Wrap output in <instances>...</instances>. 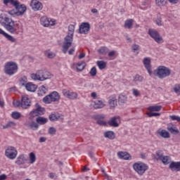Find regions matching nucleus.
I'll return each instance as SVG.
<instances>
[{
  "mask_svg": "<svg viewBox=\"0 0 180 180\" xmlns=\"http://www.w3.org/2000/svg\"><path fill=\"white\" fill-rule=\"evenodd\" d=\"M165 165H168L171 162V158L169 156H163L160 160Z\"/></svg>",
  "mask_w": 180,
  "mask_h": 180,
  "instance_id": "e433bc0d",
  "label": "nucleus"
},
{
  "mask_svg": "<svg viewBox=\"0 0 180 180\" xmlns=\"http://www.w3.org/2000/svg\"><path fill=\"white\" fill-rule=\"evenodd\" d=\"M173 89L175 94H180V84H176Z\"/></svg>",
  "mask_w": 180,
  "mask_h": 180,
  "instance_id": "5fc2aeb1",
  "label": "nucleus"
},
{
  "mask_svg": "<svg viewBox=\"0 0 180 180\" xmlns=\"http://www.w3.org/2000/svg\"><path fill=\"white\" fill-rule=\"evenodd\" d=\"M4 5L10 4V5L14 6L16 11V16H22L27 9L25 4H20L18 0H4Z\"/></svg>",
  "mask_w": 180,
  "mask_h": 180,
  "instance_id": "7ed1b4c3",
  "label": "nucleus"
},
{
  "mask_svg": "<svg viewBox=\"0 0 180 180\" xmlns=\"http://www.w3.org/2000/svg\"><path fill=\"white\" fill-rule=\"evenodd\" d=\"M4 37H6V39L9 41H11V43H15V41H16V39H15L12 35H9L8 33L5 34Z\"/></svg>",
  "mask_w": 180,
  "mask_h": 180,
  "instance_id": "79ce46f5",
  "label": "nucleus"
},
{
  "mask_svg": "<svg viewBox=\"0 0 180 180\" xmlns=\"http://www.w3.org/2000/svg\"><path fill=\"white\" fill-rule=\"evenodd\" d=\"M75 30V26L74 25H70L68 27V35L64 39V42L63 45V51L64 54H66L68 51V49L71 47L72 44V40H74V32Z\"/></svg>",
  "mask_w": 180,
  "mask_h": 180,
  "instance_id": "f03ea898",
  "label": "nucleus"
},
{
  "mask_svg": "<svg viewBox=\"0 0 180 180\" xmlns=\"http://www.w3.org/2000/svg\"><path fill=\"white\" fill-rule=\"evenodd\" d=\"M22 115L19 112H13L11 114V117L13 119H15V120H18V119H20Z\"/></svg>",
  "mask_w": 180,
  "mask_h": 180,
  "instance_id": "37998d69",
  "label": "nucleus"
},
{
  "mask_svg": "<svg viewBox=\"0 0 180 180\" xmlns=\"http://www.w3.org/2000/svg\"><path fill=\"white\" fill-rule=\"evenodd\" d=\"M91 98H94V99L96 98L98 96L96 92H92L91 94Z\"/></svg>",
  "mask_w": 180,
  "mask_h": 180,
  "instance_id": "338daca9",
  "label": "nucleus"
},
{
  "mask_svg": "<svg viewBox=\"0 0 180 180\" xmlns=\"http://www.w3.org/2000/svg\"><path fill=\"white\" fill-rule=\"evenodd\" d=\"M167 129L170 133H172L173 134H178V133H179V131L178 129H176V127H169Z\"/></svg>",
  "mask_w": 180,
  "mask_h": 180,
  "instance_id": "c03bdc74",
  "label": "nucleus"
},
{
  "mask_svg": "<svg viewBox=\"0 0 180 180\" xmlns=\"http://www.w3.org/2000/svg\"><path fill=\"white\" fill-rule=\"evenodd\" d=\"M27 161V159L25 155H20L15 160V164H17V165H23V164H26Z\"/></svg>",
  "mask_w": 180,
  "mask_h": 180,
  "instance_id": "aec40b11",
  "label": "nucleus"
},
{
  "mask_svg": "<svg viewBox=\"0 0 180 180\" xmlns=\"http://www.w3.org/2000/svg\"><path fill=\"white\" fill-rule=\"evenodd\" d=\"M156 25H158V26H162V18H161V17H158Z\"/></svg>",
  "mask_w": 180,
  "mask_h": 180,
  "instance_id": "13d9d810",
  "label": "nucleus"
},
{
  "mask_svg": "<svg viewBox=\"0 0 180 180\" xmlns=\"http://www.w3.org/2000/svg\"><path fill=\"white\" fill-rule=\"evenodd\" d=\"M119 122H120V117H112L108 121V124L110 127H119Z\"/></svg>",
  "mask_w": 180,
  "mask_h": 180,
  "instance_id": "f3484780",
  "label": "nucleus"
},
{
  "mask_svg": "<svg viewBox=\"0 0 180 180\" xmlns=\"http://www.w3.org/2000/svg\"><path fill=\"white\" fill-rule=\"evenodd\" d=\"M134 22V20L133 19L127 20L124 22V27H125V29H131V27H133Z\"/></svg>",
  "mask_w": 180,
  "mask_h": 180,
  "instance_id": "7c9ffc66",
  "label": "nucleus"
},
{
  "mask_svg": "<svg viewBox=\"0 0 180 180\" xmlns=\"http://www.w3.org/2000/svg\"><path fill=\"white\" fill-rule=\"evenodd\" d=\"M60 119V117L58 116V115H56V114H51L49 115V120L51 121V122H54L56 120H58Z\"/></svg>",
  "mask_w": 180,
  "mask_h": 180,
  "instance_id": "a18cd8bd",
  "label": "nucleus"
},
{
  "mask_svg": "<svg viewBox=\"0 0 180 180\" xmlns=\"http://www.w3.org/2000/svg\"><path fill=\"white\" fill-rule=\"evenodd\" d=\"M63 95L65 96V98H68V99H77L78 98V94L71 91L68 89H63L62 91Z\"/></svg>",
  "mask_w": 180,
  "mask_h": 180,
  "instance_id": "f8f14e48",
  "label": "nucleus"
},
{
  "mask_svg": "<svg viewBox=\"0 0 180 180\" xmlns=\"http://www.w3.org/2000/svg\"><path fill=\"white\" fill-rule=\"evenodd\" d=\"M6 179V176L5 174L0 175V180Z\"/></svg>",
  "mask_w": 180,
  "mask_h": 180,
  "instance_id": "774afa93",
  "label": "nucleus"
},
{
  "mask_svg": "<svg viewBox=\"0 0 180 180\" xmlns=\"http://www.w3.org/2000/svg\"><path fill=\"white\" fill-rule=\"evenodd\" d=\"M147 115L148 116V117H158V116H161V113L159 112H147Z\"/></svg>",
  "mask_w": 180,
  "mask_h": 180,
  "instance_id": "3c124183",
  "label": "nucleus"
},
{
  "mask_svg": "<svg viewBox=\"0 0 180 180\" xmlns=\"http://www.w3.org/2000/svg\"><path fill=\"white\" fill-rule=\"evenodd\" d=\"M15 126H16V124L15 122H8L3 127H4V129H9V127H15Z\"/></svg>",
  "mask_w": 180,
  "mask_h": 180,
  "instance_id": "09e8293b",
  "label": "nucleus"
},
{
  "mask_svg": "<svg viewBox=\"0 0 180 180\" xmlns=\"http://www.w3.org/2000/svg\"><path fill=\"white\" fill-rule=\"evenodd\" d=\"M25 126L31 130H37V129H39V124L34 121L32 122L30 124L25 123Z\"/></svg>",
  "mask_w": 180,
  "mask_h": 180,
  "instance_id": "a878e982",
  "label": "nucleus"
},
{
  "mask_svg": "<svg viewBox=\"0 0 180 180\" xmlns=\"http://www.w3.org/2000/svg\"><path fill=\"white\" fill-rule=\"evenodd\" d=\"M5 155L7 158H9V160H15L16 155H18V150L15 147L10 146L6 150Z\"/></svg>",
  "mask_w": 180,
  "mask_h": 180,
  "instance_id": "9b49d317",
  "label": "nucleus"
},
{
  "mask_svg": "<svg viewBox=\"0 0 180 180\" xmlns=\"http://www.w3.org/2000/svg\"><path fill=\"white\" fill-rule=\"evenodd\" d=\"M86 63L84 61L79 62L76 64L77 72H81L85 70Z\"/></svg>",
  "mask_w": 180,
  "mask_h": 180,
  "instance_id": "5701e85b",
  "label": "nucleus"
},
{
  "mask_svg": "<svg viewBox=\"0 0 180 180\" xmlns=\"http://www.w3.org/2000/svg\"><path fill=\"white\" fill-rule=\"evenodd\" d=\"M25 89L29 92H34L37 89V86L32 82H28L25 84Z\"/></svg>",
  "mask_w": 180,
  "mask_h": 180,
  "instance_id": "4be33fe9",
  "label": "nucleus"
},
{
  "mask_svg": "<svg viewBox=\"0 0 180 180\" xmlns=\"http://www.w3.org/2000/svg\"><path fill=\"white\" fill-rule=\"evenodd\" d=\"M161 109H162V106L161 105H152L148 108V110L150 112H160Z\"/></svg>",
  "mask_w": 180,
  "mask_h": 180,
  "instance_id": "c756f323",
  "label": "nucleus"
},
{
  "mask_svg": "<svg viewBox=\"0 0 180 180\" xmlns=\"http://www.w3.org/2000/svg\"><path fill=\"white\" fill-rule=\"evenodd\" d=\"M131 49L133 53H136V51H139V50H140V45L137 44H134L131 45Z\"/></svg>",
  "mask_w": 180,
  "mask_h": 180,
  "instance_id": "49530a36",
  "label": "nucleus"
},
{
  "mask_svg": "<svg viewBox=\"0 0 180 180\" xmlns=\"http://www.w3.org/2000/svg\"><path fill=\"white\" fill-rule=\"evenodd\" d=\"M104 137H105V139H109L110 140H113L115 139V132L108 131L104 133Z\"/></svg>",
  "mask_w": 180,
  "mask_h": 180,
  "instance_id": "2f4dec72",
  "label": "nucleus"
},
{
  "mask_svg": "<svg viewBox=\"0 0 180 180\" xmlns=\"http://www.w3.org/2000/svg\"><path fill=\"white\" fill-rule=\"evenodd\" d=\"M30 98L27 96H22L21 99V108H22V109H27L30 108Z\"/></svg>",
  "mask_w": 180,
  "mask_h": 180,
  "instance_id": "a211bd4d",
  "label": "nucleus"
},
{
  "mask_svg": "<svg viewBox=\"0 0 180 180\" xmlns=\"http://www.w3.org/2000/svg\"><path fill=\"white\" fill-rule=\"evenodd\" d=\"M96 119H98L97 124H99V126H106V122L101 120V119H103V115H97Z\"/></svg>",
  "mask_w": 180,
  "mask_h": 180,
  "instance_id": "f704fd0d",
  "label": "nucleus"
},
{
  "mask_svg": "<svg viewBox=\"0 0 180 180\" xmlns=\"http://www.w3.org/2000/svg\"><path fill=\"white\" fill-rule=\"evenodd\" d=\"M99 54H103V56H106L109 53V49L106 46H102L98 50Z\"/></svg>",
  "mask_w": 180,
  "mask_h": 180,
  "instance_id": "72a5a7b5",
  "label": "nucleus"
},
{
  "mask_svg": "<svg viewBox=\"0 0 180 180\" xmlns=\"http://www.w3.org/2000/svg\"><path fill=\"white\" fill-rule=\"evenodd\" d=\"M163 157H164V153H162V150H158L156 152V160L158 161H161Z\"/></svg>",
  "mask_w": 180,
  "mask_h": 180,
  "instance_id": "a19ab883",
  "label": "nucleus"
},
{
  "mask_svg": "<svg viewBox=\"0 0 180 180\" xmlns=\"http://www.w3.org/2000/svg\"><path fill=\"white\" fill-rule=\"evenodd\" d=\"M108 104L110 109H115L117 106V98H116V96L110 97Z\"/></svg>",
  "mask_w": 180,
  "mask_h": 180,
  "instance_id": "6ab92c4d",
  "label": "nucleus"
},
{
  "mask_svg": "<svg viewBox=\"0 0 180 180\" xmlns=\"http://www.w3.org/2000/svg\"><path fill=\"white\" fill-rule=\"evenodd\" d=\"M46 93H47V88H46L44 85L41 86L38 91V96H43L44 95H46Z\"/></svg>",
  "mask_w": 180,
  "mask_h": 180,
  "instance_id": "473e14b6",
  "label": "nucleus"
},
{
  "mask_svg": "<svg viewBox=\"0 0 180 180\" xmlns=\"http://www.w3.org/2000/svg\"><path fill=\"white\" fill-rule=\"evenodd\" d=\"M144 77L140 75H136L134 77L133 81L134 82H143Z\"/></svg>",
  "mask_w": 180,
  "mask_h": 180,
  "instance_id": "4c0bfd02",
  "label": "nucleus"
},
{
  "mask_svg": "<svg viewBox=\"0 0 180 180\" xmlns=\"http://www.w3.org/2000/svg\"><path fill=\"white\" fill-rule=\"evenodd\" d=\"M169 168H171L172 171H174V169H177V171H180V162H172L169 165Z\"/></svg>",
  "mask_w": 180,
  "mask_h": 180,
  "instance_id": "c85d7f7f",
  "label": "nucleus"
},
{
  "mask_svg": "<svg viewBox=\"0 0 180 180\" xmlns=\"http://www.w3.org/2000/svg\"><path fill=\"white\" fill-rule=\"evenodd\" d=\"M20 82L22 86H26V82H27V77H23L20 79Z\"/></svg>",
  "mask_w": 180,
  "mask_h": 180,
  "instance_id": "864d4df0",
  "label": "nucleus"
},
{
  "mask_svg": "<svg viewBox=\"0 0 180 180\" xmlns=\"http://www.w3.org/2000/svg\"><path fill=\"white\" fill-rule=\"evenodd\" d=\"M117 155L121 160H131V155L127 152L120 151L117 153Z\"/></svg>",
  "mask_w": 180,
  "mask_h": 180,
  "instance_id": "412c9836",
  "label": "nucleus"
},
{
  "mask_svg": "<svg viewBox=\"0 0 180 180\" xmlns=\"http://www.w3.org/2000/svg\"><path fill=\"white\" fill-rule=\"evenodd\" d=\"M127 102V96L120 94L118 96V103L120 105H124Z\"/></svg>",
  "mask_w": 180,
  "mask_h": 180,
  "instance_id": "bb28decb",
  "label": "nucleus"
},
{
  "mask_svg": "<svg viewBox=\"0 0 180 180\" xmlns=\"http://www.w3.org/2000/svg\"><path fill=\"white\" fill-rule=\"evenodd\" d=\"M48 133L51 136H54L56 134V133H57V129H56V128H54L53 127H49V129L48 130Z\"/></svg>",
  "mask_w": 180,
  "mask_h": 180,
  "instance_id": "8fccbe9b",
  "label": "nucleus"
},
{
  "mask_svg": "<svg viewBox=\"0 0 180 180\" xmlns=\"http://www.w3.org/2000/svg\"><path fill=\"white\" fill-rule=\"evenodd\" d=\"M115 54H116V51H112L108 53V57L110 58L115 57Z\"/></svg>",
  "mask_w": 180,
  "mask_h": 180,
  "instance_id": "052dcab7",
  "label": "nucleus"
},
{
  "mask_svg": "<svg viewBox=\"0 0 180 180\" xmlns=\"http://www.w3.org/2000/svg\"><path fill=\"white\" fill-rule=\"evenodd\" d=\"M47 122H49V120L46 117H37V119H36V122L38 124H46V123H47Z\"/></svg>",
  "mask_w": 180,
  "mask_h": 180,
  "instance_id": "cd10ccee",
  "label": "nucleus"
},
{
  "mask_svg": "<svg viewBox=\"0 0 180 180\" xmlns=\"http://www.w3.org/2000/svg\"><path fill=\"white\" fill-rule=\"evenodd\" d=\"M47 138L46 137H40L39 138V143H45V141H46Z\"/></svg>",
  "mask_w": 180,
  "mask_h": 180,
  "instance_id": "680f3d73",
  "label": "nucleus"
},
{
  "mask_svg": "<svg viewBox=\"0 0 180 180\" xmlns=\"http://www.w3.org/2000/svg\"><path fill=\"white\" fill-rule=\"evenodd\" d=\"M148 34L158 43V44H161V43H164V39H162V37L158 33V30H155L154 29H149L148 30Z\"/></svg>",
  "mask_w": 180,
  "mask_h": 180,
  "instance_id": "9d476101",
  "label": "nucleus"
},
{
  "mask_svg": "<svg viewBox=\"0 0 180 180\" xmlns=\"http://www.w3.org/2000/svg\"><path fill=\"white\" fill-rule=\"evenodd\" d=\"M44 55L48 58H54V57H56V53L54 52H51L50 51H45Z\"/></svg>",
  "mask_w": 180,
  "mask_h": 180,
  "instance_id": "58836bf2",
  "label": "nucleus"
},
{
  "mask_svg": "<svg viewBox=\"0 0 180 180\" xmlns=\"http://www.w3.org/2000/svg\"><path fill=\"white\" fill-rule=\"evenodd\" d=\"M0 23L1 26H4L7 32L11 33V34H20L19 31V24H15L11 18H8L4 15H0Z\"/></svg>",
  "mask_w": 180,
  "mask_h": 180,
  "instance_id": "f257e3e1",
  "label": "nucleus"
},
{
  "mask_svg": "<svg viewBox=\"0 0 180 180\" xmlns=\"http://www.w3.org/2000/svg\"><path fill=\"white\" fill-rule=\"evenodd\" d=\"M170 4L175 5L179 2V0H168Z\"/></svg>",
  "mask_w": 180,
  "mask_h": 180,
  "instance_id": "e2e57ef3",
  "label": "nucleus"
},
{
  "mask_svg": "<svg viewBox=\"0 0 180 180\" xmlns=\"http://www.w3.org/2000/svg\"><path fill=\"white\" fill-rule=\"evenodd\" d=\"M155 2L158 6H164L167 4L165 0H155Z\"/></svg>",
  "mask_w": 180,
  "mask_h": 180,
  "instance_id": "603ef678",
  "label": "nucleus"
},
{
  "mask_svg": "<svg viewBox=\"0 0 180 180\" xmlns=\"http://www.w3.org/2000/svg\"><path fill=\"white\" fill-rule=\"evenodd\" d=\"M153 74L155 77H158V78L164 79V78H167V77L171 75V70L165 66H159L153 71Z\"/></svg>",
  "mask_w": 180,
  "mask_h": 180,
  "instance_id": "39448f33",
  "label": "nucleus"
},
{
  "mask_svg": "<svg viewBox=\"0 0 180 180\" xmlns=\"http://www.w3.org/2000/svg\"><path fill=\"white\" fill-rule=\"evenodd\" d=\"M36 162V155L32 152L30 153V164H34Z\"/></svg>",
  "mask_w": 180,
  "mask_h": 180,
  "instance_id": "ea45409f",
  "label": "nucleus"
},
{
  "mask_svg": "<svg viewBox=\"0 0 180 180\" xmlns=\"http://www.w3.org/2000/svg\"><path fill=\"white\" fill-rule=\"evenodd\" d=\"M93 106H94V109H102V108H104L105 104L101 100H96L94 102Z\"/></svg>",
  "mask_w": 180,
  "mask_h": 180,
  "instance_id": "393cba45",
  "label": "nucleus"
},
{
  "mask_svg": "<svg viewBox=\"0 0 180 180\" xmlns=\"http://www.w3.org/2000/svg\"><path fill=\"white\" fill-rule=\"evenodd\" d=\"M89 74L91 75V77H96V74H98V71L96 70V67H93L90 70Z\"/></svg>",
  "mask_w": 180,
  "mask_h": 180,
  "instance_id": "de8ad7c7",
  "label": "nucleus"
},
{
  "mask_svg": "<svg viewBox=\"0 0 180 180\" xmlns=\"http://www.w3.org/2000/svg\"><path fill=\"white\" fill-rule=\"evenodd\" d=\"M89 29H91V25L89 24V22H82L79 25V33L81 34H88Z\"/></svg>",
  "mask_w": 180,
  "mask_h": 180,
  "instance_id": "4468645a",
  "label": "nucleus"
},
{
  "mask_svg": "<svg viewBox=\"0 0 180 180\" xmlns=\"http://www.w3.org/2000/svg\"><path fill=\"white\" fill-rule=\"evenodd\" d=\"M49 178H51V179H57L58 176L56 173H50Z\"/></svg>",
  "mask_w": 180,
  "mask_h": 180,
  "instance_id": "bf43d9fd",
  "label": "nucleus"
},
{
  "mask_svg": "<svg viewBox=\"0 0 180 180\" xmlns=\"http://www.w3.org/2000/svg\"><path fill=\"white\" fill-rule=\"evenodd\" d=\"M132 94L134 95V96H140V91L138 90V89H132Z\"/></svg>",
  "mask_w": 180,
  "mask_h": 180,
  "instance_id": "6e6d98bb",
  "label": "nucleus"
},
{
  "mask_svg": "<svg viewBox=\"0 0 180 180\" xmlns=\"http://www.w3.org/2000/svg\"><path fill=\"white\" fill-rule=\"evenodd\" d=\"M9 15H11V16H13V15H16V11L15 10H11L10 11H8Z\"/></svg>",
  "mask_w": 180,
  "mask_h": 180,
  "instance_id": "69168bd1",
  "label": "nucleus"
},
{
  "mask_svg": "<svg viewBox=\"0 0 180 180\" xmlns=\"http://www.w3.org/2000/svg\"><path fill=\"white\" fill-rule=\"evenodd\" d=\"M60 101V94L57 91H53L43 98L44 103H51V102H58Z\"/></svg>",
  "mask_w": 180,
  "mask_h": 180,
  "instance_id": "1a4fd4ad",
  "label": "nucleus"
},
{
  "mask_svg": "<svg viewBox=\"0 0 180 180\" xmlns=\"http://www.w3.org/2000/svg\"><path fill=\"white\" fill-rule=\"evenodd\" d=\"M4 72L7 75H13L15 72H18V65L15 62H8L4 67Z\"/></svg>",
  "mask_w": 180,
  "mask_h": 180,
  "instance_id": "0eeeda50",
  "label": "nucleus"
},
{
  "mask_svg": "<svg viewBox=\"0 0 180 180\" xmlns=\"http://www.w3.org/2000/svg\"><path fill=\"white\" fill-rule=\"evenodd\" d=\"M52 77L53 75L44 69L37 70L36 73L31 74V78L34 81H46V79H50Z\"/></svg>",
  "mask_w": 180,
  "mask_h": 180,
  "instance_id": "20e7f679",
  "label": "nucleus"
},
{
  "mask_svg": "<svg viewBox=\"0 0 180 180\" xmlns=\"http://www.w3.org/2000/svg\"><path fill=\"white\" fill-rule=\"evenodd\" d=\"M96 65H98L99 70H105V68H106V62L103 60L97 61Z\"/></svg>",
  "mask_w": 180,
  "mask_h": 180,
  "instance_id": "c9c22d12",
  "label": "nucleus"
},
{
  "mask_svg": "<svg viewBox=\"0 0 180 180\" xmlns=\"http://www.w3.org/2000/svg\"><path fill=\"white\" fill-rule=\"evenodd\" d=\"M41 24L42 26H44V27H49V26H54L56 25V21L49 20V18L46 16H43L41 18Z\"/></svg>",
  "mask_w": 180,
  "mask_h": 180,
  "instance_id": "dca6fc26",
  "label": "nucleus"
},
{
  "mask_svg": "<svg viewBox=\"0 0 180 180\" xmlns=\"http://www.w3.org/2000/svg\"><path fill=\"white\" fill-rule=\"evenodd\" d=\"M126 39L127 40L128 43H132L133 40L131 39V38L130 37H129V35H126Z\"/></svg>",
  "mask_w": 180,
  "mask_h": 180,
  "instance_id": "0e129e2a",
  "label": "nucleus"
},
{
  "mask_svg": "<svg viewBox=\"0 0 180 180\" xmlns=\"http://www.w3.org/2000/svg\"><path fill=\"white\" fill-rule=\"evenodd\" d=\"M133 168L139 175H144L148 169V165L144 162H136L133 165Z\"/></svg>",
  "mask_w": 180,
  "mask_h": 180,
  "instance_id": "6e6552de",
  "label": "nucleus"
},
{
  "mask_svg": "<svg viewBox=\"0 0 180 180\" xmlns=\"http://www.w3.org/2000/svg\"><path fill=\"white\" fill-rule=\"evenodd\" d=\"M13 105L14 108H19V106H21V101H14L13 102Z\"/></svg>",
  "mask_w": 180,
  "mask_h": 180,
  "instance_id": "4d7b16f0",
  "label": "nucleus"
},
{
  "mask_svg": "<svg viewBox=\"0 0 180 180\" xmlns=\"http://www.w3.org/2000/svg\"><path fill=\"white\" fill-rule=\"evenodd\" d=\"M30 6L34 11L43 9V4L37 0H32L30 3Z\"/></svg>",
  "mask_w": 180,
  "mask_h": 180,
  "instance_id": "2eb2a0df",
  "label": "nucleus"
},
{
  "mask_svg": "<svg viewBox=\"0 0 180 180\" xmlns=\"http://www.w3.org/2000/svg\"><path fill=\"white\" fill-rule=\"evenodd\" d=\"M157 134H159V136L163 139H169V133L165 129H158Z\"/></svg>",
  "mask_w": 180,
  "mask_h": 180,
  "instance_id": "b1692460",
  "label": "nucleus"
},
{
  "mask_svg": "<svg viewBox=\"0 0 180 180\" xmlns=\"http://www.w3.org/2000/svg\"><path fill=\"white\" fill-rule=\"evenodd\" d=\"M143 64L149 75H152L153 68L151 66V59L150 58H144L143 60Z\"/></svg>",
  "mask_w": 180,
  "mask_h": 180,
  "instance_id": "ddd939ff",
  "label": "nucleus"
},
{
  "mask_svg": "<svg viewBox=\"0 0 180 180\" xmlns=\"http://www.w3.org/2000/svg\"><path fill=\"white\" fill-rule=\"evenodd\" d=\"M35 106L36 109L32 110L29 114L30 120H34V117H39V116L44 115V112H46L44 108L40 106L39 103H36Z\"/></svg>",
  "mask_w": 180,
  "mask_h": 180,
  "instance_id": "423d86ee",
  "label": "nucleus"
}]
</instances>
